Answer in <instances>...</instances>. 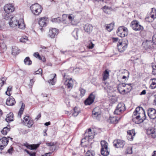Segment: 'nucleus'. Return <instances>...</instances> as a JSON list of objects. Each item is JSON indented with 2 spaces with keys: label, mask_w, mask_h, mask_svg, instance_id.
<instances>
[{
  "label": "nucleus",
  "mask_w": 156,
  "mask_h": 156,
  "mask_svg": "<svg viewBox=\"0 0 156 156\" xmlns=\"http://www.w3.org/2000/svg\"><path fill=\"white\" fill-rule=\"evenodd\" d=\"M146 119V116L144 109L140 107H137L133 114L132 118L133 121L136 124H139L143 122Z\"/></svg>",
  "instance_id": "obj_1"
},
{
  "label": "nucleus",
  "mask_w": 156,
  "mask_h": 156,
  "mask_svg": "<svg viewBox=\"0 0 156 156\" xmlns=\"http://www.w3.org/2000/svg\"><path fill=\"white\" fill-rule=\"evenodd\" d=\"M9 23L10 26L12 27L18 26V28L21 29H23L25 27V25L23 19H21L20 20H18L16 19L15 17H12V19H11Z\"/></svg>",
  "instance_id": "obj_2"
},
{
  "label": "nucleus",
  "mask_w": 156,
  "mask_h": 156,
  "mask_svg": "<svg viewBox=\"0 0 156 156\" xmlns=\"http://www.w3.org/2000/svg\"><path fill=\"white\" fill-rule=\"evenodd\" d=\"M30 9L34 14L37 16L42 12V8L41 5L37 3L32 5L30 7Z\"/></svg>",
  "instance_id": "obj_3"
},
{
  "label": "nucleus",
  "mask_w": 156,
  "mask_h": 156,
  "mask_svg": "<svg viewBox=\"0 0 156 156\" xmlns=\"http://www.w3.org/2000/svg\"><path fill=\"white\" fill-rule=\"evenodd\" d=\"M101 154L104 156H107L109 154L108 151V143L105 140H102L101 142Z\"/></svg>",
  "instance_id": "obj_4"
},
{
  "label": "nucleus",
  "mask_w": 156,
  "mask_h": 156,
  "mask_svg": "<svg viewBox=\"0 0 156 156\" xmlns=\"http://www.w3.org/2000/svg\"><path fill=\"white\" fill-rule=\"evenodd\" d=\"M156 16V10L155 9L152 8L151 12L148 13L145 18L147 22H151L155 18Z\"/></svg>",
  "instance_id": "obj_5"
},
{
  "label": "nucleus",
  "mask_w": 156,
  "mask_h": 156,
  "mask_svg": "<svg viewBox=\"0 0 156 156\" xmlns=\"http://www.w3.org/2000/svg\"><path fill=\"white\" fill-rule=\"evenodd\" d=\"M128 42L126 39L122 40L121 42H119L118 44V49L120 52H123L126 48Z\"/></svg>",
  "instance_id": "obj_6"
},
{
  "label": "nucleus",
  "mask_w": 156,
  "mask_h": 156,
  "mask_svg": "<svg viewBox=\"0 0 156 156\" xmlns=\"http://www.w3.org/2000/svg\"><path fill=\"white\" fill-rule=\"evenodd\" d=\"M118 35L122 37L127 36L128 34V30L124 27H120L118 30Z\"/></svg>",
  "instance_id": "obj_7"
},
{
  "label": "nucleus",
  "mask_w": 156,
  "mask_h": 156,
  "mask_svg": "<svg viewBox=\"0 0 156 156\" xmlns=\"http://www.w3.org/2000/svg\"><path fill=\"white\" fill-rule=\"evenodd\" d=\"M62 74L64 78V80L65 81L64 84L67 87V88L69 89H71L73 86V81L72 78L70 79H66L65 78L66 76V73L62 72Z\"/></svg>",
  "instance_id": "obj_8"
},
{
  "label": "nucleus",
  "mask_w": 156,
  "mask_h": 156,
  "mask_svg": "<svg viewBox=\"0 0 156 156\" xmlns=\"http://www.w3.org/2000/svg\"><path fill=\"white\" fill-rule=\"evenodd\" d=\"M131 26L133 29L136 31L143 30L144 27L143 26L139 24V22L134 20L131 23Z\"/></svg>",
  "instance_id": "obj_9"
},
{
  "label": "nucleus",
  "mask_w": 156,
  "mask_h": 156,
  "mask_svg": "<svg viewBox=\"0 0 156 156\" xmlns=\"http://www.w3.org/2000/svg\"><path fill=\"white\" fill-rule=\"evenodd\" d=\"M4 9L5 13H11L14 11L15 8L12 4H9L5 5Z\"/></svg>",
  "instance_id": "obj_10"
},
{
  "label": "nucleus",
  "mask_w": 156,
  "mask_h": 156,
  "mask_svg": "<svg viewBox=\"0 0 156 156\" xmlns=\"http://www.w3.org/2000/svg\"><path fill=\"white\" fill-rule=\"evenodd\" d=\"M95 98V96L93 93H91L88 98L84 101V104L86 105H90L94 101Z\"/></svg>",
  "instance_id": "obj_11"
},
{
  "label": "nucleus",
  "mask_w": 156,
  "mask_h": 156,
  "mask_svg": "<svg viewBox=\"0 0 156 156\" xmlns=\"http://www.w3.org/2000/svg\"><path fill=\"white\" fill-rule=\"evenodd\" d=\"M8 139L5 137H4L0 139V149L3 150L8 144Z\"/></svg>",
  "instance_id": "obj_12"
},
{
  "label": "nucleus",
  "mask_w": 156,
  "mask_h": 156,
  "mask_svg": "<svg viewBox=\"0 0 156 156\" xmlns=\"http://www.w3.org/2000/svg\"><path fill=\"white\" fill-rule=\"evenodd\" d=\"M58 33V30L55 28L50 29L48 36L51 38H53L56 36Z\"/></svg>",
  "instance_id": "obj_13"
},
{
  "label": "nucleus",
  "mask_w": 156,
  "mask_h": 156,
  "mask_svg": "<svg viewBox=\"0 0 156 156\" xmlns=\"http://www.w3.org/2000/svg\"><path fill=\"white\" fill-rule=\"evenodd\" d=\"M148 115L150 119H154L156 118V110L152 108L149 109Z\"/></svg>",
  "instance_id": "obj_14"
},
{
  "label": "nucleus",
  "mask_w": 156,
  "mask_h": 156,
  "mask_svg": "<svg viewBox=\"0 0 156 156\" xmlns=\"http://www.w3.org/2000/svg\"><path fill=\"white\" fill-rule=\"evenodd\" d=\"M40 144H29L27 142L24 144L23 146H25L28 149L31 150H34L36 149L39 146Z\"/></svg>",
  "instance_id": "obj_15"
},
{
  "label": "nucleus",
  "mask_w": 156,
  "mask_h": 156,
  "mask_svg": "<svg viewBox=\"0 0 156 156\" xmlns=\"http://www.w3.org/2000/svg\"><path fill=\"white\" fill-rule=\"evenodd\" d=\"M40 144H29L27 142L24 144L23 146H25L28 149L31 150H34L36 149L39 146Z\"/></svg>",
  "instance_id": "obj_16"
},
{
  "label": "nucleus",
  "mask_w": 156,
  "mask_h": 156,
  "mask_svg": "<svg viewBox=\"0 0 156 156\" xmlns=\"http://www.w3.org/2000/svg\"><path fill=\"white\" fill-rule=\"evenodd\" d=\"M92 116L94 119L100 120L101 117V112L96 111L95 109H94L92 111Z\"/></svg>",
  "instance_id": "obj_17"
},
{
  "label": "nucleus",
  "mask_w": 156,
  "mask_h": 156,
  "mask_svg": "<svg viewBox=\"0 0 156 156\" xmlns=\"http://www.w3.org/2000/svg\"><path fill=\"white\" fill-rule=\"evenodd\" d=\"M16 103L15 99L12 96H10L6 100V104L8 106H13Z\"/></svg>",
  "instance_id": "obj_18"
},
{
  "label": "nucleus",
  "mask_w": 156,
  "mask_h": 156,
  "mask_svg": "<svg viewBox=\"0 0 156 156\" xmlns=\"http://www.w3.org/2000/svg\"><path fill=\"white\" fill-rule=\"evenodd\" d=\"M84 135L85 136V139L87 137L89 139H92L94 137V136L91 132V129L89 128L88 130H86L84 133Z\"/></svg>",
  "instance_id": "obj_19"
},
{
  "label": "nucleus",
  "mask_w": 156,
  "mask_h": 156,
  "mask_svg": "<svg viewBox=\"0 0 156 156\" xmlns=\"http://www.w3.org/2000/svg\"><path fill=\"white\" fill-rule=\"evenodd\" d=\"M125 109V105L123 103H119L118 105V115L122 113Z\"/></svg>",
  "instance_id": "obj_20"
},
{
  "label": "nucleus",
  "mask_w": 156,
  "mask_h": 156,
  "mask_svg": "<svg viewBox=\"0 0 156 156\" xmlns=\"http://www.w3.org/2000/svg\"><path fill=\"white\" fill-rule=\"evenodd\" d=\"M6 121L9 123L13 121L14 120L13 114L12 112H10L8 114L5 119Z\"/></svg>",
  "instance_id": "obj_21"
},
{
  "label": "nucleus",
  "mask_w": 156,
  "mask_h": 156,
  "mask_svg": "<svg viewBox=\"0 0 156 156\" xmlns=\"http://www.w3.org/2000/svg\"><path fill=\"white\" fill-rule=\"evenodd\" d=\"M151 41L146 40L143 43L142 45L145 49H147L151 48Z\"/></svg>",
  "instance_id": "obj_22"
},
{
  "label": "nucleus",
  "mask_w": 156,
  "mask_h": 156,
  "mask_svg": "<svg viewBox=\"0 0 156 156\" xmlns=\"http://www.w3.org/2000/svg\"><path fill=\"white\" fill-rule=\"evenodd\" d=\"M154 129L153 128L148 129L147 130V134L149 136H151L153 138H155L156 137Z\"/></svg>",
  "instance_id": "obj_23"
},
{
  "label": "nucleus",
  "mask_w": 156,
  "mask_h": 156,
  "mask_svg": "<svg viewBox=\"0 0 156 156\" xmlns=\"http://www.w3.org/2000/svg\"><path fill=\"white\" fill-rule=\"evenodd\" d=\"M46 144L50 147L49 149L51 151H53L57 149V147L54 142L47 143Z\"/></svg>",
  "instance_id": "obj_24"
},
{
  "label": "nucleus",
  "mask_w": 156,
  "mask_h": 156,
  "mask_svg": "<svg viewBox=\"0 0 156 156\" xmlns=\"http://www.w3.org/2000/svg\"><path fill=\"white\" fill-rule=\"evenodd\" d=\"M45 17L41 18L38 21V24L39 25L42 27H44L46 26L47 25V23L45 20Z\"/></svg>",
  "instance_id": "obj_25"
},
{
  "label": "nucleus",
  "mask_w": 156,
  "mask_h": 156,
  "mask_svg": "<svg viewBox=\"0 0 156 156\" xmlns=\"http://www.w3.org/2000/svg\"><path fill=\"white\" fill-rule=\"evenodd\" d=\"M84 29L86 32L89 33L93 30V27L91 25L87 24L84 26Z\"/></svg>",
  "instance_id": "obj_26"
},
{
  "label": "nucleus",
  "mask_w": 156,
  "mask_h": 156,
  "mask_svg": "<svg viewBox=\"0 0 156 156\" xmlns=\"http://www.w3.org/2000/svg\"><path fill=\"white\" fill-rule=\"evenodd\" d=\"M119 72H120L121 73H123L126 74L125 75H123L122 76V79H125L126 80L127 78H129V73L127 70H126L123 69L121 71H119Z\"/></svg>",
  "instance_id": "obj_27"
},
{
  "label": "nucleus",
  "mask_w": 156,
  "mask_h": 156,
  "mask_svg": "<svg viewBox=\"0 0 156 156\" xmlns=\"http://www.w3.org/2000/svg\"><path fill=\"white\" fill-rule=\"evenodd\" d=\"M9 127V125H8L7 126L4 128L1 131L2 134L4 135H6L7 133L10 130Z\"/></svg>",
  "instance_id": "obj_28"
},
{
  "label": "nucleus",
  "mask_w": 156,
  "mask_h": 156,
  "mask_svg": "<svg viewBox=\"0 0 156 156\" xmlns=\"http://www.w3.org/2000/svg\"><path fill=\"white\" fill-rule=\"evenodd\" d=\"M117 120V117H110L109 119L108 120V122L109 123H112L113 124H116L117 122L116 121Z\"/></svg>",
  "instance_id": "obj_29"
},
{
  "label": "nucleus",
  "mask_w": 156,
  "mask_h": 156,
  "mask_svg": "<svg viewBox=\"0 0 156 156\" xmlns=\"http://www.w3.org/2000/svg\"><path fill=\"white\" fill-rule=\"evenodd\" d=\"M109 74L108 71L107 69L105 70L103 73V80L105 81L108 78L109 76Z\"/></svg>",
  "instance_id": "obj_30"
},
{
  "label": "nucleus",
  "mask_w": 156,
  "mask_h": 156,
  "mask_svg": "<svg viewBox=\"0 0 156 156\" xmlns=\"http://www.w3.org/2000/svg\"><path fill=\"white\" fill-rule=\"evenodd\" d=\"M78 32L79 29L78 28H75L72 33L73 36L76 40L78 39Z\"/></svg>",
  "instance_id": "obj_31"
},
{
  "label": "nucleus",
  "mask_w": 156,
  "mask_h": 156,
  "mask_svg": "<svg viewBox=\"0 0 156 156\" xmlns=\"http://www.w3.org/2000/svg\"><path fill=\"white\" fill-rule=\"evenodd\" d=\"M152 83L150 86V88L151 89H154L156 87V79H152Z\"/></svg>",
  "instance_id": "obj_32"
},
{
  "label": "nucleus",
  "mask_w": 156,
  "mask_h": 156,
  "mask_svg": "<svg viewBox=\"0 0 156 156\" xmlns=\"http://www.w3.org/2000/svg\"><path fill=\"white\" fill-rule=\"evenodd\" d=\"M24 62L25 64L27 65H30L32 64V62L30 59L29 57H26L24 60Z\"/></svg>",
  "instance_id": "obj_33"
},
{
  "label": "nucleus",
  "mask_w": 156,
  "mask_h": 156,
  "mask_svg": "<svg viewBox=\"0 0 156 156\" xmlns=\"http://www.w3.org/2000/svg\"><path fill=\"white\" fill-rule=\"evenodd\" d=\"M114 25V24L112 23H111L109 24H108L106 26V29L108 31L110 32L113 29Z\"/></svg>",
  "instance_id": "obj_34"
},
{
  "label": "nucleus",
  "mask_w": 156,
  "mask_h": 156,
  "mask_svg": "<svg viewBox=\"0 0 156 156\" xmlns=\"http://www.w3.org/2000/svg\"><path fill=\"white\" fill-rule=\"evenodd\" d=\"M19 51L18 50L17 48H16V47L14 48L12 47V54L13 55H17L19 53Z\"/></svg>",
  "instance_id": "obj_35"
},
{
  "label": "nucleus",
  "mask_w": 156,
  "mask_h": 156,
  "mask_svg": "<svg viewBox=\"0 0 156 156\" xmlns=\"http://www.w3.org/2000/svg\"><path fill=\"white\" fill-rule=\"evenodd\" d=\"M125 145L124 141L121 140H118V147H122Z\"/></svg>",
  "instance_id": "obj_36"
},
{
  "label": "nucleus",
  "mask_w": 156,
  "mask_h": 156,
  "mask_svg": "<svg viewBox=\"0 0 156 156\" xmlns=\"http://www.w3.org/2000/svg\"><path fill=\"white\" fill-rule=\"evenodd\" d=\"M11 13H5V14L4 16V19H5L6 20H8L9 19L11 20V19H12V17H13L11 15Z\"/></svg>",
  "instance_id": "obj_37"
},
{
  "label": "nucleus",
  "mask_w": 156,
  "mask_h": 156,
  "mask_svg": "<svg viewBox=\"0 0 156 156\" xmlns=\"http://www.w3.org/2000/svg\"><path fill=\"white\" fill-rule=\"evenodd\" d=\"M79 90L80 92V96L81 97H82L84 96L86 93V90L81 87L80 88Z\"/></svg>",
  "instance_id": "obj_38"
},
{
  "label": "nucleus",
  "mask_w": 156,
  "mask_h": 156,
  "mask_svg": "<svg viewBox=\"0 0 156 156\" xmlns=\"http://www.w3.org/2000/svg\"><path fill=\"white\" fill-rule=\"evenodd\" d=\"M131 83L126 84L125 86L127 88L126 93L129 92L132 90V87Z\"/></svg>",
  "instance_id": "obj_39"
},
{
  "label": "nucleus",
  "mask_w": 156,
  "mask_h": 156,
  "mask_svg": "<svg viewBox=\"0 0 156 156\" xmlns=\"http://www.w3.org/2000/svg\"><path fill=\"white\" fill-rule=\"evenodd\" d=\"M51 21L53 22L57 23H58L61 22V19L60 17L53 18L52 19Z\"/></svg>",
  "instance_id": "obj_40"
},
{
  "label": "nucleus",
  "mask_w": 156,
  "mask_h": 156,
  "mask_svg": "<svg viewBox=\"0 0 156 156\" xmlns=\"http://www.w3.org/2000/svg\"><path fill=\"white\" fill-rule=\"evenodd\" d=\"M54 75V76L53 78L51 79H50L48 80V82L50 84H51L52 85H54L55 84L54 78L56 76V74H55Z\"/></svg>",
  "instance_id": "obj_41"
},
{
  "label": "nucleus",
  "mask_w": 156,
  "mask_h": 156,
  "mask_svg": "<svg viewBox=\"0 0 156 156\" xmlns=\"http://www.w3.org/2000/svg\"><path fill=\"white\" fill-rule=\"evenodd\" d=\"M34 124V122L33 120H29L26 123V124H27V126H28V127L30 128L32 126V125Z\"/></svg>",
  "instance_id": "obj_42"
},
{
  "label": "nucleus",
  "mask_w": 156,
  "mask_h": 156,
  "mask_svg": "<svg viewBox=\"0 0 156 156\" xmlns=\"http://www.w3.org/2000/svg\"><path fill=\"white\" fill-rule=\"evenodd\" d=\"M88 44V45L87 47L89 49L93 48L94 46V44L92 43V41L91 40L89 41Z\"/></svg>",
  "instance_id": "obj_43"
},
{
  "label": "nucleus",
  "mask_w": 156,
  "mask_h": 156,
  "mask_svg": "<svg viewBox=\"0 0 156 156\" xmlns=\"http://www.w3.org/2000/svg\"><path fill=\"white\" fill-rule=\"evenodd\" d=\"M126 86V84L125 83H120L118 85V90H119V89H121V90L123 89V88H124Z\"/></svg>",
  "instance_id": "obj_44"
},
{
  "label": "nucleus",
  "mask_w": 156,
  "mask_h": 156,
  "mask_svg": "<svg viewBox=\"0 0 156 156\" xmlns=\"http://www.w3.org/2000/svg\"><path fill=\"white\" fill-rule=\"evenodd\" d=\"M127 135H133V136H134L135 135V132L134 130L132 129L130 130H129L127 131Z\"/></svg>",
  "instance_id": "obj_45"
},
{
  "label": "nucleus",
  "mask_w": 156,
  "mask_h": 156,
  "mask_svg": "<svg viewBox=\"0 0 156 156\" xmlns=\"http://www.w3.org/2000/svg\"><path fill=\"white\" fill-rule=\"evenodd\" d=\"M127 154H131L132 153V147H129L127 148L126 151Z\"/></svg>",
  "instance_id": "obj_46"
},
{
  "label": "nucleus",
  "mask_w": 156,
  "mask_h": 156,
  "mask_svg": "<svg viewBox=\"0 0 156 156\" xmlns=\"http://www.w3.org/2000/svg\"><path fill=\"white\" fill-rule=\"evenodd\" d=\"M42 73V69H39L37 71L34 73V75L41 74Z\"/></svg>",
  "instance_id": "obj_47"
},
{
  "label": "nucleus",
  "mask_w": 156,
  "mask_h": 156,
  "mask_svg": "<svg viewBox=\"0 0 156 156\" xmlns=\"http://www.w3.org/2000/svg\"><path fill=\"white\" fill-rule=\"evenodd\" d=\"M24 110V109H23L21 108H20L18 112V116H19L20 117H21L22 114L23 113Z\"/></svg>",
  "instance_id": "obj_48"
},
{
  "label": "nucleus",
  "mask_w": 156,
  "mask_h": 156,
  "mask_svg": "<svg viewBox=\"0 0 156 156\" xmlns=\"http://www.w3.org/2000/svg\"><path fill=\"white\" fill-rule=\"evenodd\" d=\"M126 90L125 89H123L121 90L119 89V92L121 94H125L127 93H126Z\"/></svg>",
  "instance_id": "obj_49"
},
{
  "label": "nucleus",
  "mask_w": 156,
  "mask_h": 156,
  "mask_svg": "<svg viewBox=\"0 0 156 156\" xmlns=\"http://www.w3.org/2000/svg\"><path fill=\"white\" fill-rule=\"evenodd\" d=\"M153 69L152 73L154 75L156 74V65H154L152 66Z\"/></svg>",
  "instance_id": "obj_50"
},
{
  "label": "nucleus",
  "mask_w": 156,
  "mask_h": 156,
  "mask_svg": "<svg viewBox=\"0 0 156 156\" xmlns=\"http://www.w3.org/2000/svg\"><path fill=\"white\" fill-rule=\"evenodd\" d=\"M152 41L154 44L156 45V34H154L153 36Z\"/></svg>",
  "instance_id": "obj_51"
},
{
  "label": "nucleus",
  "mask_w": 156,
  "mask_h": 156,
  "mask_svg": "<svg viewBox=\"0 0 156 156\" xmlns=\"http://www.w3.org/2000/svg\"><path fill=\"white\" fill-rule=\"evenodd\" d=\"M85 156H93V153L90 150H88L86 153Z\"/></svg>",
  "instance_id": "obj_52"
},
{
  "label": "nucleus",
  "mask_w": 156,
  "mask_h": 156,
  "mask_svg": "<svg viewBox=\"0 0 156 156\" xmlns=\"http://www.w3.org/2000/svg\"><path fill=\"white\" fill-rule=\"evenodd\" d=\"M76 108H74V112L73 113V115L74 116H77L78 114H79V112H76Z\"/></svg>",
  "instance_id": "obj_53"
},
{
  "label": "nucleus",
  "mask_w": 156,
  "mask_h": 156,
  "mask_svg": "<svg viewBox=\"0 0 156 156\" xmlns=\"http://www.w3.org/2000/svg\"><path fill=\"white\" fill-rule=\"evenodd\" d=\"M20 41L21 42H26L27 41L28 39L27 38L22 37L20 40Z\"/></svg>",
  "instance_id": "obj_54"
},
{
  "label": "nucleus",
  "mask_w": 156,
  "mask_h": 156,
  "mask_svg": "<svg viewBox=\"0 0 156 156\" xmlns=\"http://www.w3.org/2000/svg\"><path fill=\"white\" fill-rule=\"evenodd\" d=\"M133 137L134 136H133V135H127V137L128 140L131 141L133 140Z\"/></svg>",
  "instance_id": "obj_55"
},
{
  "label": "nucleus",
  "mask_w": 156,
  "mask_h": 156,
  "mask_svg": "<svg viewBox=\"0 0 156 156\" xmlns=\"http://www.w3.org/2000/svg\"><path fill=\"white\" fill-rule=\"evenodd\" d=\"M29 118V116H26L24 118V120L23 122L25 123V124H26V123L28 121V119Z\"/></svg>",
  "instance_id": "obj_56"
},
{
  "label": "nucleus",
  "mask_w": 156,
  "mask_h": 156,
  "mask_svg": "<svg viewBox=\"0 0 156 156\" xmlns=\"http://www.w3.org/2000/svg\"><path fill=\"white\" fill-rule=\"evenodd\" d=\"M35 82V80H34V79H30V86H32L33 85L34 82Z\"/></svg>",
  "instance_id": "obj_57"
},
{
  "label": "nucleus",
  "mask_w": 156,
  "mask_h": 156,
  "mask_svg": "<svg viewBox=\"0 0 156 156\" xmlns=\"http://www.w3.org/2000/svg\"><path fill=\"white\" fill-rule=\"evenodd\" d=\"M12 86H9L7 88V90L9 92H10L12 90Z\"/></svg>",
  "instance_id": "obj_58"
},
{
  "label": "nucleus",
  "mask_w": 156,
  "mask_h": 156,
  "mask_svg": "<svg viewBox=\"0 0 156 156\" xmlns=\"http://www.w3.org/2000/svg\"><path fill=\"white\" fill-rule=\"evenodd\" d=\"M68 19L70 20V21H72L74 18L73 16H72L71 15H69L68 17Z\"/></svg>",
  "instance_id": "obj_59"
},
{
  "label": "nucleus",
  "mask_w": 156,
  "mask_h": 156,
  "mask_svg": "<svg viewBox=\"0 0 156 156\" xmlns=\"http://www.w3.org/2000/svg\"><path fill=\"white\" fill-rule=\"evenodd\" d=\"M114 146L117 147V140H115L113 142Z\"/></svg>",
  "instance_id": "obj_60"
},
{
  "label": "nucleus",
  "mask_w": 156,
  "mask_h": 156,
  "mask_svg": "<svg viewBox=\"0 0 156 156\" xmlns=\"http://www.w3.org/2000/svg\"><path fill=\"white\" fill-rule=\"evenodd\" d=\"M34 56L36 58H38V57L40 56V55L39 53L37 52H35L34 53Z\"/></svg>",
  "instance_id": "obj_61"
},
{
  "label": "nucleus",
  "mask_w": 156,
  "mask_h": 156,
  "mask_svg": "<svg viewBox=\"0 0 156 156\" xmlns=\"http://www.w3.org/2000/svg\"><path fill=\"white\" fill-rule=\"evenodd\" d=\"M36 153L35 152H30L29 154L30 156H36Z\"/></svg>",
  "instance_id": "obj_62"
},
{
  "label": "nucleus",
  "mask_w": 156,
  "mask_h": 156,
  "mask_svg": "<svg viewBox=\"0 0 156 156\" xmlns=\"http://www.w3.org/2000/svg\"><path fill=\"white\" fill-rule=\"evenodd\" d=\"M6 79L7 78L5 77H2L1 79H0V80H1L2 81V82H3L4 83H5V82L6 80Z\"/></svg>",
  "instance_id": "obj_63"
},
{
  "label": "nucleus",
  "mask_w": 156,
  "mask_h": 156,
  "mask_svg": "<svg viewBox=\"0 0 156 156\" xmlns=\"http://www.w3.org/2000/svg\"><path fill=\"white\" fill-rule=\"evenodd\" d=\"M52 153V152L46 153L44 155H42L41 156H50Z\"/></svg>",
  "instance_id": "obj_64"
}]
</instances>
